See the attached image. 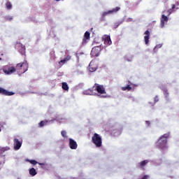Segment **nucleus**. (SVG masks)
<instances>
[{
	"label": "nucleus",
	"mask_w": 179,
	"mask_h": 179,
	"mask_svg": "<svg viewBox=\"0 0 179 179\" xmlns=\"http://www.w3.org/2000/svg\"><path fill=\"white\" fill-rule=\"evenodd\" d=\"M170 136L169 134H164L161 136L157 142V146L158 149H164L166 145H167V138Z\"/></svg>",
	"instance_id": "f257e3e1"
},
{
	"label": "nucleus",
	"mask_w": 179,
	"mask_h": 179,
	"mask_svg": "<svg viewBox=\"0 0 179 179\" xmlns=\"http://www.w3.org/2000/svg\"><path fill=\"white\" fill-rule=\"evenodd\" d=\"M15 69L17 73H24L27 72V69H29V64H27V61L24 60L22 63H19L16 65Z\"/></svg>",
	"instance_id": "f03ea898"
},
{
	"label": "nucleus",
	"mask_w": 179,
	"mask_h": 179,
	"mask_svg": "<svg viewBox=\"0 0 179 179\" xmlns=\"http://www.w3.org/2000/svg\"><path fill=\"white\" fill-rule=\"evenodd\" d=\"M92 139V143H94L96 148H101V145H103V141H101V136H100L98 134L94 133Z\"/></svg>",
	"instance_id": "7ed1b4c3"
},
{
	"label": "nucleus",
	"mask_w": 179,
	"mask_h": 179,
	"mask_svg": "<svg viewBox=\"0 0 179 179\" xmlns=\"http://www.w3.org/2000/svg\"><path fill=\"white\" fill-rule=\"evenodd\" d=\"M3 72H4L6 75H12V73L16 72V67L12 65L4 66L3 67Z\"/></svg>",
	"instance_id": "20e7f679"
},
{
	"label": "nucleus",
	"mask_w": 179,
	"mask_h": 179,
	"mask_svg": "<svg viewBox=\"0 0 179 179\" xmlns=\"http://www.w3.org/2000/svg\"><path fill=\"white\" fill-rule=\"evenodd\" d=\"M93 89H94V90L99 94H106V88H104V85L95 83L93 86Z\"/></svg>",
	"instance_id": "39448f33"
},
{
	"label": "nucleus",
	"mask_w": 179,
	"mask_h": 179,
	"mask_svg": "<svg viewBox=\"0 0 179 179\" xmlns=\"http://www.w3.org/2000/svg\"><path fill=\"white\" fill-rule=\"evenodd\" d=\"M100 52H101V46H95L92 49L91 55L93 57H99Z\"/></svg>",
	"instance_id": "423d86ee"
},
{
	"label": "nucleus",
	"mask_w": 179,
	"mask_h": 179,
	"mask_svg": "<svg viewBox=\"0 0 179 179\" xmlns=\"http://www.w3.org/2000/svg\"><path fill=\"white\" fill-rule=\"evenodd\" d=\"M120 9H121V8L115 7L113 10H109L108 11H105L102 13V17H106V16H107V15H111L113 13H117V12H118V10H120Z\"/></svg>",
	"instance_id": "0eeeda50"
},
{
	"label": "nucleus",
	"mask_w": 179,
	"mask_h": 179,
	"mask_svg": "<svg viewBox=\"0 0 179 179\" xmlns=\"http://www.w3.org/2000/svg\"><path fill=\"white\" fill-rule=\"evenodd\" d=\"M178 5H179V1H177L176 3V5L173 4L172 8L167 10H164V13H165V15H166V16H170L171 15L172 12H174V10L176 9V6H178Z\"/></svg>",
	"instance_id": "6e6552de"
},
{
	"label": "nucleus",
	"mask_w": 179,
	"mask_h": 179,
	"mask_svg": "<svg viewBox=\"0 0 179 179\" xmlns=\"http://www.w3.org/2000/svg\"><path fill=\"white\" fill-rule=\"evenodd\" d=\"M14 149L15 150H19V149H20V148H22V141H19V139L17 138H15L14 141Z\"/></svg>",
	"instance_id": "1a4fd4ad"
},
{
	"label": "nucleus",
	"mask_w": 179,
	"mask_h": 179,
	"mask_svg": "<svg viewBox=\"0 0 179 179\" xmlns=\"http://www.w3.org/2000/svg\"><path fill=\"white\" fill-rule=\"evenodd\" d=\"M69 148L70 149L72 150H76L78 149V143H76V141H75V140L72 139V138H69Z\"/></svg>",
	"instance_id": "9d476101"
},
{
	"label": "nucleus",
	"mask_w": 179,
	"mask_h": 179,
	"mask_svg": "<svg viewBox=\"0 0 179 179\" xmlns=\"http://www.w3.org/2000/svg\"><path fill=\"white\" fill-rule=\"evenodd\" d=\"M0 94H3V96H13L15 92H9L2 87H0Z\"/></svg>",
	"instance_id": "9b49d317"
},
{
	"label": "nucleus",
	"mask_w": 179,
	"mask_h": 179,
	"mask_svg": "<svg viewBox=\"0 0 179 179\" xmlns=\"http://www.w3.org/2000/svg\"><path fill=\"white\" fill-rule=\"evenodd\" d=\"M90 40V32L86 31L84 34V38L83 39V44H86Z\"/></svg>",
	"instance_id": "f8f14e48"
},
{
	"label": "nucleus",
	"mask_w": 179,
	"mask_h": 179,
	"mask_svg": "<svg viewBox=\"0 0 179 179\" xmlns=\"http://www.w3.org/2000/svg\"><path fill=\"white\" fill-rule=\"evenodd\" d=\"M148 163H149V160L145 159L139 162L137 165V167H138L139 169H142V170H145V166H146V164H148Z\"/></svg>",
	"instance_id": "ddd939ff"
},
{
	"label": "nucleus",
	"mask_w": 179,
	"mask_h": 179,
	"mask_svg": "<svg viewBox=\"0 0 179 179\" xmlns=\"http://www.w3.org/2000/svg\"><path fill=\"white\" fill-rule=\"evenodd\" d=\"M145 36H144L145 43L146 45L149 44V39L150 38V31L149 30L145 31Z\"/></svg>",
	"instance_id": "4468645a"
},
{
	"label": "nucleus",
	"mask_w": 179,
	"mask_h": 179,
	"mask_svg": "<svg viewBox=\"0 0 179 179\" xmlns=\"http://www.w3.org/2000/svg\"><path fill=\"white\" fill-rule=\"evenodd\" d=\"M104 44H106V45H111L112 42H111V38L110 37V36L108 35L105 36Z\"/></svg>",
	"instance_id": "2eb2a0df"
},
{
	"label": "nucleus",
	"mask_w": 179,
	"mask_h": 179,
	"mask_svg": "<svg viewBox=\"0 0 179 179\" xmlns=\"http://www.w3.org/2000/svg\"><path fill=\"white\" fill-rule=\"evenodd\" d=\"M86 96H94V91L92 89H87L83 92Z\"/></svg>",
	"instance_id": "dca6fc26"
},
{
	"label": "nucleus",
	"mask_w": 179,
	"mask_h": 179,
	"mask_svg": "<svg viewBox=\"0 0 179 179\" xmlns=\"http://www.w3.org/2000/svg\"><path fill=\"white\" fill-rule=\"evenodd\" d=\"M164 22H169V17L166 15L163 14L162 15V19H161L162 27H164Z\"/></svg>",
	"instance_id": "f3484780"
},
{
	"label": "nucleus",
	"mask_w": 179,
	"mask_h": 179,
	"mask_svg": "<svg viewBox=\"0 0 179 179\" xmlns=\"http://www.w3.org/2000/svg\"><path fill=\"white\" fill-rule=\"evenodd\" d=\"M18 48H19V52L21 54H24V52H26V47L24 45L19 43Z\"/></svg>",
	"instance_id": "a211bd4d"
},
{
	"label": "nucleus",
	"mask_w": 179,
	"mask_h": 179,
	"mask_svg": "<svg viewBox=\"0 0 179 179\" xmlns=\"http://www.w3.org/2000/svg\"><path fill=\"white\" fill-rule=\"evenodd\" d=\"M30 176H32V177H34V176L37 175V171H36V169L31 168L29 169V171Z\"/></svg>",
	"instance_id": "6ab92c4d"
},
{
	"label": "nucleus",
	"mask_w": 179,
	"mask_h": 179,
	"mask_svg": "<svg viewBox=\"0 0 179 179\" xmlns=\"http://www.w3.org/2000/svg\"><path fill=\"white\" fill-rule=\"evenodd\" d=\"M48 124V120H42L38 124L39 127L42 128V127H44L45 125H47Z\"/></svg>",
	"instance_id": "aec40b11"
},
{
	"label": "nucleus",
	"mask_w": 179,
	"mask_h": 179,
	"mask_svg": "<svg viewBox=\"0 0 179 179\" xmlns=\"http://www.w3.org/2000/svg\"><path fill=\"white\" fill-rule=\"evenodd\" d=\"M62 89L63 90H69V86H68V83H62Z\"/></svg>",
	"instance_id": "412c9836"
},
{
	"label": "nucleus",
	"mask_w": 179,
	"mask_h": 179,
	"mask_svg": "<svg viewBox=\"0 0 179 179\" xmlns=\"http://www.w3.org/2000/svg\"><path fill=\"white\" fill-rule=\"evenodd\" d=\"M122 90H123V92H125V90H132V87H131L130 85H127L126 87H122Z\"/></svg>",
	"instance_id": "4be33fe9"
},
{
	"label": "nucleus",
	"mask_w": 179,
	"mask_h": 179,
	"mask_svg": "<svg viewBox=\"0 0 179 179\" xmlns=\"http://www.w3.org/2000/svg\"><path fill=\"white\" fill-rule=\"evenodd\" d=\"M27 162H29L31 164H34V166H36V164H38V162L34 159H27Z\"/></svg>",
	"instance_id": "5701e85b"
},
{
	"label": "nucleus",
	"mask_w": 179,
	"mask_h": 179,
	"mask_svg": "<svg viewBox=\"0 0 179 179\" xmlns=\"http://www.w3.org/2000/svg\"><path fill=\"white\" fill-rule=\"evenodd\" d=\"M6 9H8V10H10V9H12V3H10V2H7L6 3Z\"/></svg>",
	"instance_id": "b1692460"
},
{
	"label": "nucleus",
	"mask_w": 179,
	"mask_h": 179,
	"mask_svg": "<svg viewBox=\"0 0 179 179\" xmlns=\"http://www.w3.org/2000/svg\"><path fill=\"white\" fill-rule=\"evenodd\" d=\"M89 71H90V72H94V71H96V67H92V63L90 64Z\"/></svg>",
	"instance_id": "393cba45"
},
{
	"label": "nucleus",
	"mask_w": 179,
	"mask_h": 179,
	"mask_svg": "<svg viewBox=\"0 0 179 179\" xmlns=\"http://www.w3.org/2000/svg\"><path fill=\"white\" fill-rule=\"evenodd\" d=\"M61 135L63 138H68V136H66V131H61Z\"/></svg>",
	"instance_id": "a878e982"
},
{
	"label": "nucleus",
	"mask_w": 179,
	"mask_h": 179,
	"mask_svg": "<svg viewBox=\"0 0 179 179\" xmlns=\"http://www.w3.org/2000/svg\"><path fill=\"white\" fill-rule=\"evenodd\" d=\"M66 60L65 59L61 60L60 62H59V65H61V66H62V65H64V64H66Z\"/></svg>",
	"instance_id": "bb28decb"
},
{
	"label": "nucleus",
	"mask_w": 179,
	"mask_h": 179,
	"mask_svg": "<svg viewBox=\"0 0 179 179\" xmlns=\"http://www.w3.org/2000/svg\"><path fill=\"white\" fill-rule=\"evenodd\" d=\"M164 94L165 97H167L169 96V90H164Z\"/></svg>",
	"instance_id": "cd10ccee"
},
{
	"label": "nucleus",
	"mask_w": 179,
	"mask_h": 179,
	"mask_svg": "<svg viewBox=\"0 0 179 179\" xmlns=\"http://www.w3.org/2000/svg\"><path fill=\"white\" fill-rule=\"evenodd\" d=\"M71 57L70 55H67L64 59L66 60V62H68V61H70Z\"/></svg>",
	"instance_id": "c85d7f7f"
},
{
	"label": "nucleus",
	"mask_w": 179,
	"mask_h": 179,
	"mask_svg": "<svg viewBox=\"0 0 179 179\" xmlns=\"http://www.w3.org/2000/svg\"><path fill=\"white\" fill-rule=\"evenodd\" d=\"M154 101H155V103H157V101H159V96H156L154 98Z\"/></svg>",
	"instance_id": "c756f323"
},
{
	"label": "nucleus",
	"mask_w": 179,
	"mask_h": 179,
	"mask_svg": "<svg viewBox=\"0 0 179 179\" xmlns=\"http://www.w3.org/2000/svg\"><path fill=\"white\" fill-rule=\"evenodd\" d=\"M118 26H120V23H115L114 24V29H117L118 27Z\"/></svg>",
	"instance_id": "7c9ffc66"
},
{
	"label": "nucleus",
	"mask_w": 179,
	"mask_h": 179,
	"mask_svg": "<svg viewBox=\"0 0 179 179\" xmlns=\"http://www.w3.org/2000/svg\"><path fill=\"white\" fill-rule=\"evenodd\" d=\"M12 19H13V17H6V20H12Z\"/></svg>",
	"instance_id": "2f4dec72"
},
{
	"label": "nucleus",
	"mask_w": 179,
	"mask_h": 179,
	"mask_svg": "<svg viewBox=\"0 0 179 179\" xmlns=\"http://www.w3.org/2000/svg\"><path fill=\"white\" fill-rule=\"evenodd\" d=\"M145 124H147V125H148V127H149V125H150V121H145Z\"/></svg>",
	"instance_id": "473e14b6"
},
{
	"label": "nucleus",
	"mask_w": 179,
	"mask_h": 179,
	"mask_svg": "<svg viewBox=\"0 0 179 179\" xmlns=\"http://www.w3.org/2000/svg\"><path fill=\"white\" fill-rule=\"evenodd\" d=\"M38 164H40V166H43L44 165V164H43V163H38Z\"/></svg>",
	"instance_id": "72a5a7b5"
},
{
	"label": "nucleus",
	"mask_w": 179,
	"mask_h": 179,
	"mask_svg": "<svg viewBox=\"0 0 179 179\" xmlns=\"http://www.w3.org/2000/svg\"><path fill=\"white\" fill-rule=\"evenodd\" d=\"M55 1H56V2H59V1H61V0H55Z\"/></svg>",
	"instance_id": "f704fd0d"
},
{
	"label": "nucleus",
	"mask_w": 179,
	"mask_h": 179,
	"mask_svg": "<svg viewBox=\"0 0 179 179\" xmlns=\"http://www.w3.org/2000/svg\"><path fill=\"white\" fill-rule=\"evenodd\" d=\"M3 150V152H5V149H3V148H2V150Z\"/></svg>",
	"instance_id": "c9c22d12"
},
{
	"label": "nucleus",
	"mask_w": 179,
	"mask_h": 179,
	"mask_svg": "<svg viewBox=\"0 0 179 179\" xmlns=\"http://www.w3.org/2000/svg\"><path fill=\"white\" fill-rule=\"evenodd\" d=\"M0 61H2V58L0 57Z\"/></svg>",
	"instance_id": "e433bc0d"
},
{
	"label": "nucleus",
	"mask_w": 179,
	"mask_h": 179,
	"mask_svg": "<svg viewBox=\"0 0 179 179\" xmlns=\"http://www.w3.org/2000/svg\"><path fill=\"white\" fill-rule=\"evenodd\" d=\"M79 54H83V52H80Z\"/></svg>",
	"instance_id": "4c0bfd02"
},
{
	"label": "nucleus",
	"mask_w": 179,
	"mask_h": 179,
	"mask_svg": "<svg viewBox=\"0 0 179 179\" xmlns=\"http://www.w3.org/2000/svg\"><path fill=\"white\" fill-rule=\"evenodd\" d=\"M176 9H178V8H176Z\"/></svg>",
	"instance_id": "58836bf2"
}]
</instances>
